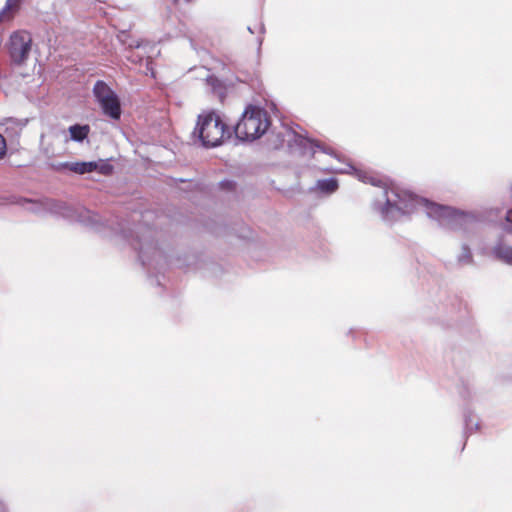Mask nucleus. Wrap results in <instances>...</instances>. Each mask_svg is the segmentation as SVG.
<instances>
[{
  "label": "nucleus",
  "mask_w": 512,
  "mask_h": 512,
  "mask_svg": "<svg viewBox=\"0 0 512 512\" xmlns=\"http://www.w3.org/2000/svg\"><path fill=\"white\" fill-rule=\"evenodd\" d=\"M194 134L198 135L205 147L219 146L231 135L228 125L214 110L203 111L198 115Z\"/></svg>",
  "instance_id": "nucleus-1"
},
{
  "label": "nucleus",
  "mask_w": 512,
  "mask_h": 512,
  "mask_svg": "<svg viewBox=\"0 0 512 512\" xmlns=\"http://www.w3.org/2000/svg\"><path fill=\"white\" fill-rule=\"evenodd\" d=\"M270 125L267 112L249 105L235 126V135L242 141H252L261 137Z\"/></svg>",
  "instance_id": "nucleus-2"
},
{
  "label": "nucleus",
  "mask_w": 512,
  "mask_h": 512,
  "mask_svg": "<svg viewBox=\"0 0 512 512\" xmlns=\"http://www.w3.org/2000/svg\"><path fill=\"white\" fill-rule=\"evenodd\" d=\"M93 94L104 114L112 119L120 118L121 108L118 96L104 81L99 80L95 83Z\"/></svg>",
  "instance_id": "nucleus-3"
},
{
  "label": "nucleus",
  "mask_w": 512,
  "mask_h": 512,
  "mask_svg": "<svg viewBox=\"0 0 512 512\" xmlns=\"http://www.w3.org/2000/svg\"><path fill=\"white\" fill-rule=\"evenodd\" d=\"M32 37L26 31H17L10 36L9 52L13 62L21 64L26 61L31 51Z\"/></svg>",
  "instance_id": "nucleus-4"
},
{
  "label": "nucleus",
  "mask_w": 512,
  "mask_h": 512,
  "mask_svg": "<svg viewBox=\"0 0 512 512\" xmlns=\"http://www.w3.org/2000/svg\"><path fill=\"white\" fill-rule=\"evenodd\" d=\"M24 204L28 205L27 209L30 210L31 212L38 213L41 210L45 209L50 211L51 213L60 215L69 220L80 219L75 209L62 202L48 200L44 203H35L28 200H24Z\"/></svg>",
  "instance_id": "nucleus-5"
},
{
  "label": "nucleus",
  "mask_w": 512,
  "mask_h": 512,
  "mask_svg": "<svg viewBox=\"0 0 512 512\" xmlns=\"http://www.w3.org/2000/svg\"><path fill=\"white\" fill-rule=\"evenodd\" d=\"M422 205L425 207L426 213L429 217L434 218L447 225H453L462 215L458 214L450 207L442 206L426 199L421 200Z\"/></svg>",
  "instance_id": "nucleus-6"
},
{
  "label": "nucleus",
  "mask_w": 512,
  "mask_h": 512,
  "mask_svg": "<svg viewBox=\"0 0 512 512\" xmlns=\"http://www.w3.org/2000/svg\"><path fill=\"white\" fill-rule=\"evenodd\" d=\"M90 127L88 125L75 124L70 126L67 130L59 129L52 131V135L47 138L50 140H62L63 142L74 141L83 142L89 135Z\"/></svg>",
  "instance_id": "nucleus-7"
},
{
  "label": "nucleus",
  "mask_w": 512,
  "mask_h": 512,
  "mask_svg": "<svg viewBox=\"0 0 512 512\" xmlns=\"http://www.w3.org/2000/svg\"><path fill=\"white\" fill-rule=\"evenodd\" d=\"M68 169L76 174H86L97 171L101 174L107 175L111 172V167L102 161H89V162H65L59 165L57 169Z\"/></svg>",
  "instance_id": "nucleus-8"
},
{
  "label": "nucleus",
  "mask_w": 512,
  "mask_h": 512,
  "mask_svg": "<svg viewBox=\"0 0 512 512\" xmlns=\"http://www.w3.org/2000/svg\"><path fill=\"white\" fill-rule=\"evenodd\" d=\"M154 47L149 42L137 44L135 47L130 45V61L134 63H142L145 61L146 72L151 71L153 74L152 68V51Z\"/></svg>",
  "instance_id": "nucleus-9"
},
{
  "label": "nucleus",
  "mask_w": 512,
  "mask_h": 512,
  "mask_svg": "<svg viewBox=\"0 0 512 512\" xmlns=\"http://www.w3.org/2000/svg\"><path fill=\"white\" fill-rule=\"evenodd\" d=\"M51 135L52 132L47 135H43L41 140V145L44 153L50 157L59 155L64 150L63 148L56 146V143L63 142L62 140H55L54 138L47 140V138L50 137Z\"/></svg>",
  "instance_id": "nucleus-10"
},
{
  "label": "nucleus",
  "mask_w": 512,
  "mask_h": 512,
  "mask_svg": "<svg viewBox=\"0 0 512 512\" xmlns=\"http://www.w3.org/2000/svg\"><path fill=\"white\" fill-rule=\"evenodd\" d=\"M20 0H6L5 6L0 10V23L10 21L19 8Z\"/></svg>",
  "instance_id": "nucleus-11"
},
{
  "label": "nucleus",
  "mask_w": 512,
  "mask_h": 512,
  "mask_svg": "<svg viewBox=\"0 0 512 512\" xmlns=\"http://www.w3.org/2000/svg\"><path fill=\"white\" fill-rule=\"evenodd\" d=\"M495 256L503 262L512 265V247L499 243L493 249Z\"/></svg>",
  "instance_id": "nucleus-12"
},
{
  "label": "nucleus",
  "mask_w": 512,
  "mask_h": 512,
  "mask_svg": "<svg viewBox=\"0 0 512 512\" xmlns=\"http://www.w3.org/2000/svg\"><path fill=\"white\" fill-rule=\"evenodd\" d=\"M317 188L325 193H333L338 189V181L335 178L319 180Z\"/></svg>",
  "instance_id": "nucleus-13"
},
{
  "label": "nucleus",
  "mask_w": 512,
  "mask_h": 512,
  "mask_svg": "<svg viewBox=\"0 0 512 512\" xmlns=\"http://www.w3.org/2000/svg\"><path fill=\"white\" fill-rule=\"evenodd\" d=\"M505 230L512 233V208L506 214Z\"/></svg>",
  "instance_id": "nucleus-14"
},
{
  "label": "nucleus",
  "mask_w": 512,
  "mask_h": 512,
  "mask_svg": "<svg viewBox=\"0 0 512 512\" xmlns=\"http://www.w3.org/2000/svg\"><path fill=\"white\" fill-rule=\"evenodd\" d=\"M236 184L233 181L226 180L221 182V188L226 190H234Z\"/></svg>",
  "instance_id": "nucleus-15"
},
{
  "label": "nucleus",
  "mask_w": 512,
  "mask_h": 512,
  "mask_svg": "<svg viewBox=\"0 0 512 512\" xmlns=\"http://www.w3.org/2000/svg\"><path fill=\"white\" fill-rule=\"evenodd\" d=\"M6 153V141L4 137L0 134V158H2Z\"/></svg>",
  "instance_id": "nucleus-16"
},
{
  "label": "nucleus",
  "mask_w": 512,
  "mask_h": 512,
  "mask_svg": "<svg viewBox=\"0 0 512 512\" xmlns=\"http://www.w3.org/2000/svg\"><path fill=\"white\" fill-rule=\"evenodd\" d=\"M2 512H5V511H2Z\"/></svg>",
  "instance_id": "nucleus-17"
}]
</instances>
